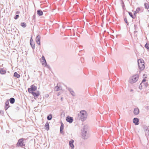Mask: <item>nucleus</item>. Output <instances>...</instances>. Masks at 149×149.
<instances>
[{"label":"nucleus","instance_id":"nucleus-9","mask_svg":"<svg viewBox=\"0 0 149 149\" xmlns=\"http://www.w3.org/2000/svg\"><path fill=\"white\" fill-rule=\"evenodd\" d=\"M66 121L70 123H71L73 121V119L72 117H70L68 116L66 117Z\"/></svg>","mask_w":149,"mask_h":149},{"label":"nucleus","instance_id":"nucleus-32","mask_svg":"<svg viewBox=\"0 0 149 149\" xmlns=\"http://www.w3.org/2000/svg\"><path fill=\"white\" fill-rule=\"evenodd\" d=\"M55 89L56 91H59L60 90L59 87L58 86L55 87Z\"/></svg>","mask_w":149,"mask_h":149},{"label":"nucleus","instance_id":"nucleus-45","mask_svg":"<svg viewBox=\"0 0 149 149\" xmlns=\"http://www.w3.org/2000/svg\"><path fill=\"white\" fill-rule=\"evenodd\" d=\"M133 91V89H131L130 90V91Z\"/></svg>","mask_w":149,"mask_h":149},{"label":"nucleus","instance_id":"nucleus-23","mask_svg":"<svg viewBox=\"0 0 149 149\" xmlns=\"http://www.w3.org/2000/svg\"><path fill=\"white\" fill-rule=\"evenodd\" d=\"M140 8L139 7L137 8L136 10L134 12V16H136V14H137V13H138L139 11L140 10Z\"/></svg>","mask_w":149,"mask_h":149},{"label":"nucleus","instance_id":"nucleus-34","mask_svg":"<svg viewBox=\"0 0 149 149\" xmlns=\"http://www.w3.org/2000/svg\"><path fill=\"white\" fill-rule=\"evenodd\" d=\"M142 84V83H141L139 87V88L140 90L142 89L143 88Z\"/></svg>","mask_w":149,"mask_h":149},{"label":"nucleus","instance_id":"nucleus-5","mask_svg":"<svg viewBox=\"0 0 149 149\" xmlns=\"http://www.w3.org/2000/svg\"><path fill=\"white\" fill-rule=\"evenodd\" d=\"M24 138H21L19 139L16 144L17 146L22 147L25 146V145L24 142Z\"/></svg>","mask_w":149,"mask_h":149},{"label":"nucleus","instance_id":"nucleus-46","mask_svg":"<svg viewBox=\"0 0 149 149\" xmlns=\"http://www.w3.org/2000/svg\"><path fill=\"white\" fill-rule=\"evenodd\" d=\"M136 32H137V31H135L134 32V33H135Z\"/></svg>","mask_w":149,"mask_h":149},{"label":"nucleus","instance_id":"nucleus-28","mask_svg":"<svg viewBox=\"0 0 149 149\" xmlns=\"http://www.w3.org/2000/svg\"><path fill=\"white\" fill-rule=\"evenodd\" d=\"M145 47L149 51V44L146 43L145 45Z\"/></svg>","mask_w":149,"mask_h":149},{"label":"nucleus","instance_id":"nucleus-44","mask_svg":"<svg viewBox=\"0 0 149 149\" xmlns=\"http://www.w3.org/2000/svg\"><path fill=\"white\" fill-rule=\"evenodd\" d=\"M33 19H34L35 17V15H34L33 16Z\"/></svg>","mask_w":149,"mask_h":149},{"label":"nucleus","instance_id":"nucleus-8","mask_svg":"<svg viewBox=\"0 0 149 149\" xmlns=\"http://www.w3.org/2000/svg\"><path fill=\"white\" fill-rule=\"evenodd\" d=\"M67 89L68 91L70 92V94L72 96H75V94L74 91H73V89L72 88L69 87H67Z\"/></svg>","mask_w":149,"mask_h":149},{"label":"nucleus","instance_id":"nucleus-3","mask_svg":"<svg viewBox=\"0 0 149 149\" xmlns=\"http://www.w3.org/2000/svg\"><path fill=\"white\" fill-rule=\"evenodd\" d=\"M138 64L139 69L142 70L145 68L144 62L142 59H139L138 60Z\"/></svg>","mask_w":149,"mask_h":149},{"label":"nucleus","instance_id":"nucleus-4","mask_svg":"<svg viewBox=\"0 0 149 149\" xmlns=\"http://www.w3.org/2000/svg\"><path fill=\"white\" fill-rule=\"evenodd\" d=\"M139 78V76L138 74L134 75L132 77L131 79H130L129 82L131 84L135 83L138 80Z\"/></svg>","mask_w":149,"mask_h":149},{"label":"nucleus","instance_id":"nucleus-26","mask_svg":"<svg viewBox=\"0 0 149 149\" xmlns=\"http://www.w3.org/2000/svg\"><path fill=\"white\" fill-rule=\"evenodd\" d=\"M128 13L130 16L133 19H134L135 18L136 16H134L133 15L132 13L131 12H129Z\"/></svg>","mask_w":149,"mask_h":149},{"label":"nucleus","instance_id":"nucleus-11","mask_svg":"<svg viewBox=\"0 0 149 149\" xmlns=\"http://www.w3.org/2000/svg\"><path fill=\"white\" fill-rule=\"evenodd\" d=\"M31 93L33 95L34 97H37L40 94V93L39 92V91H37L36 92H33L32 93Z\"/></svg>","mask_w":149,"mask_h":149},{"label":"nucleus","instance_id":"nucleus-42","mask_svg":"<svg viewBox=\"0 0 149 149\" xmlns=\"http://www.w3.org/2000/svg\"><path fill=\"white\" fill-rule=\"evenodd\" d=\"M42 60H45V57L43 56H42Z\"/></svg>","mask_w":149,"mask_h":149},{"label":"nucleus","instance_id":"nucleus-7","mask_svg":"<svg viewBox=\"0 0 149 149\" xmlns=\"http://www.w3.org/2000/svg\"><path fill=\"white\" fill-rule=\"evenodd\" d=\"M41 37L39 35H38L36 38V43L39 45H40V40Z\"/></svg>","mask_w":149,"mask_h":149},{"label":"nucleus","instance_id":"nucleus-2","mask_svg":"<svg viewBox=\"0 0 149 149\" xmlns=\"http://www.w3.org/2000/svg\"><path fill=\"white\" fill-rule=\"evenodd\" d=\"M88 126L84 125L81 130V135L82 138L84 139H86L88 138V135L87 134Z\"/></svg>","mask_w":149,"mask_h":149},{"label":"nucleus","instance_id":"nucleus-31","mask_svg":"<svg viewBox=\"0 0 149 149\" xmlns=\"http://www.w3.org/2000/svg\"><path fill=\"white\" fill-rule=\"evenodd\" d=\"M0 114L1 115H3L4 114V111L3 110H0Z\"/></svg>","mask_w":149,"mask_h":149},{"label":"nucleus","instance_id":"nucleus-13","mask_svg":"<svg viewBox=\"0 0 149 149\" xmlns=\"http://www.w3.org/2000/svg\"><path fill=\"white\" fill-rule=\"evenodd\" d=\"M74 142V140L72 139L69 141V146L71 147L72 149H73L74 148V146L73 144Z\"/></svg>","mask_w":149,"mask_h":149},{"label":"nucleus","instance_id":"nucleus-6","mask_svg":"<svg viewBox=\"0 0 149 149\" xmlns=\"http://www.w3.org/2000/svg\"><path fill=\"white\" fill-rule=\"evenodd\" d=\"M37 89V87L33 84L31 86L30 88H29L28 89V91L29 93H31L36 91Z\"/></svg>","mask_w":149,"mask_h":149},{"label":"nucleus","instance_id":"nucleus-41","mask_svg":"<svg viewBox=\"0 0 149 149\" xmlns=\"http://www.w3.org/2000/svg\"><path fill=\"white\" fill-rule=\"evenodd\" d=\"M15 109L17 110H19V108L18 107H17Z\"/></svg>","mask_w":149,"mask_h":149},{"label":"nucleus","instance_id":"nucleus-25","mask_svg":"<svg viewBox=\"0 0 149 149\" xmlns=\"http://www.w3.org/2000/svg\"><path fill=\"white\" fill-rule=\"evenodd\" d=\"M148 3H144V6L145 7V8L146 9H148L149 8V5L148 4Z\"/></svg>","mask_w":149,"mask_h":149},{"label":"nucleus","instance_id":"nucleus-40","mask_svg":"<svg viewBox=\"0 0 149 149\" xmlns=\"http://www.w3.org/2000/svg\"><path fill=\"white\" fill-rule=\"evenodd\" d=\"M134 29L135 30H136V29H137L138 27L136 25L134 24Z\"/></svg>","mask_w":149,"mask_h":149},{"label":"nucleus","instance_id":"nucleus-27","mask_svg":"<svg viewBox=\"0 0 149 149\" xmlns=\"http://www.w3.org/2000/svg\"><path fill=\"white\" fill-rule=\"evenodd\" d=\"M21 26L23 28H25L26 27V24L25 22H22L21 23Z\"/></svg>","mask_w":149,"mask_h":149},{"label":"nucleus","instance_id":"nucleus-38","mask_svg":"<svg viewBox=\"0 0 149 149\" xmlns=\"http://www.w3.org/2000/svg\"><path fill=\"white\" fill-rule=\"evenodd\" d=\"M147 75L146 74H144L143 75V78L144 79H146L147 78Z\"/></svg>","mask_w":149,"mask_h":149},{"label":"nucleus","instance_id":"nucleus-36","mask_svg":"<svg viewBox=\"0 0 149 149\" xmlns=\"http://www.w3.org/2000/svg\"><path fill=\"white\" fill-rule=\"evenodd\" d=\"M122 7L123 8V9H124V8L125 7V5L124 3L122 1Z\"/></svg>","mask_w":149,"mask_h":149},{"label":"nucleus","instance_id":"nucleus-33","mask_svg":"<svg viewBox=\"0 0 149 149\" xmlns=\"http://www.w3.org/2000/svg\"><path fill=\"white\" fill-rule=\"evenodd\" d=\"M19 17V15H17L15 16L14 18L15 19H17Z\"/></svg>","mask_w":149,"mask_h":149},{"label":"nucleus","instance_id":"nucleus-39","mask_svg":"<svg viewBox=\"0 0 149 149\" xmlns=\"http://www.w3.org/2000/svg\"><path fill=\"white\" fill-rule=\"evenodd\" d=\"M144 85L146 87H147L148 86V83L147 82L144 83Z\"/></svg>","mask_w":149,"mask_h":149},{"label":"nucleus","instance_id":"nucleus-29","mask_svg":"<svg viewBox=\"0 0 149 149\" xmlns=\"http://www.w3.org/2000/svg\"><path fill=\"white\" fill-rule=\"evenodd\" d=\"M42 65H45L47 64V63L46 62V60H43L42 61Z\"/></svg>","mask_w":149,"mask_h":149},{"label":"nucleus","instance_id":"nucleus-1","mask_svg":"<svg viewBox=\"0 0 149 149\" xmlns=\"http://www.w3.org/2000/svg\"><path fill=\"white\" fill-rule=\"evenodd\" d=\"M87 116L88 113L84 110L80 111L79 113L78 114V118L82 121H84L86 120Z\"/></svg>","mask_w":149,"mask_h":149},{"label":"nucleus","instance_id":"nucleus-43","mask_svg":"<svg viewBox=\"0 0 149 149\" xmlns=\"http://www.w3.org/2000/svg\"><path fill=\"white\" fill-rule=\"evenodd\" d=\"M19 13H20L19 11H17L16 12V14H19Z\"/></svg>","mask_w":149,"mask_h":149},{"label":"nucleus","instance_id":"nucleus-48","mask_svg":"<svg viewBox=\"0 0 149 149\" xmlns=\"http://www.w3.org/2000/svg\"><path fill=\"white\" fill-rule=\"evenodd\" d=\"M148 127H149V126Z\"/></svg>","mask_w":149,"mask_h":149},{"label":"nucleus","instance_id":"nucleus-15","mask_svg":"<svg viewBox=\"0 0 149 149\" xmlns=\"http://www.w3.org/2000/svg\"><path fill=\"white\" fill-rule=\"evenodd\" d=\"M139 110L138 108H134V113L135 115H138L139 113Z\"/></svg>","mask_w":149,"mask_h":149},{"label":"nucleus","instance_id":"nucleus-10","mask_svg":"<svg viewBox=\"0 0 149 149\" xmlns=\"http://www.w3.org/2000/svg\"><path fill=\"white\" fill-rule=\"evenodd\" d=\"M33 42V40L32 39V37H31L30 41V45L32 49H35V44L34 42Z\"/></svg>","mask_w":149,"mask_h":149},{"label":"nucleus","instance_id":"nucleus-35","mask_svg":"<svg viewBox=\"0 0 149 149\" xmlns=\"http://www.w3.org/2000/svg\"><path fill=\"white\" fill-rule=\"evenodd\" d=\"M44 66L45 67H46L47 68H48L49 69L50 68V67L49 65H47V63L46 65H44Z\"/></svg>","mask_w":149,"mask_h":149},{"label":"nucleus","instance_id":"nucleus-18","mask_svg":"<svg viewBox=\"0 0 149 149\" xmlns=\"http://www.w3.org/2000/svg\"><path fill=\"white\" fill-rule=\"evenodd\" d=\"M64 128V125L62 122L61 124V125L60 127V132L61 134L63 133V130Z\"/></svg>","mask_w":149,"mask_h":149},{"label":"nucleus","instance_id":"nucleus-22","mask_svg":"<svg viewBox=\"0 0 149 149\" xmlns=\"http://www.w3.org/2000/svg\"><path fill=\"white\" fill-rule=\"evenodd\" d=\"M6 73V71L3 68L0 69V73L1 74H4Z\"/></svg>","mask_w":149,"mask_h":149},{"label":"nucleus","instance_id":"nucleus-17","mask_svg":"<svg viewBox=\"0 0 149 149\" xmlns=\"http://www.w3.org/2000/svg\"><path fill=\"white\" fill-rule=\"evenodd\" d=\"M145 135L147 136H149V130L148 127H146V128H145Z\"/></svg>","mask_w":149,"mask_h":149},{"label":"nucleus","instance_id":"nucleus-12","mask_svg":"<svg viewBox=\"0 0 149 149\" xmlns=\"http://www.w3.org/2000/svg\"><path fill=\"white\" fill-rule=\"evenodd\" d=\"M10 107L8 100H7L5 104L4 109L6 111Z\"/></svg>","mask_w":149,"mask_h":149},{"label":"nucleus","instance_id":"nucleus-20","mask_svg":"<svg viewBox=\"0 0 149 149\" xmlns=\"http://www.w3.org/2000/svg\"><path fill=\"white\" fill-rule=\"evenodd\" d=\"M10 103L11 104H13L15 102V99L13 97L10 98L9 100Z\"/></svg>","mask_w":149,"mask_h":149},{"label":"nucleus","instance_id":"nucleus-16","mask_svg":"<svg viewBox=\"0 0 149 149\" xmlns=\"http://www.w3.org/2000/svg\"><path fill=\"white\" fill-rule=\"evenodd\" d=\"M37 14L39 16H41L43 15V12L41 10H38L37 11Z\"/></svg>","mask_w":149,"mask_h":149},{"label":"nucleus","instance_id":"nucleus-30","mask_svg":"<svg viewBox=\"0 0 149 149\" xmlns=\"http://www.w3.org/2000/svg\"><path fill=\"white\" fill-rule=\"evenodd\" d=\"M124 21L127 24V25H128L129 23L127 22V19L126 17L124 18Z\"/></svg>","mask_w":149,"mask_h":149},{"label":"nucleus","instance_id":"nucleus-47","mask_svg":"<svg viewBox=\"0 0 149 149\" xmlns=\"http://www.w3.org/2000/svg\"><path fill=\"white\" fill-rule=\"evenodd\" d=\"M61 99L62 100V98H61Z\"/></svg>","mask_w":149,"mask_h":149},{"label":"nucleus","instance_id":"nucleus-14","mask_svg":"<svg viewBox=\"0 0 149 149\" xmlns=\"http://www.w3.org/2000/svg\"><path fill=\"white\" fill-rule=\"evenodd\" d=\"M139 119L137 118H134L133 120V122L135 125H137L139 124Z\"/></svg>","mask_w":149,"mask_h":149},{"label":"nucleus","instance_id":"nucleus-37","mask_svg":"<svg viewBox=\"0 0 149 149\" xmlns=\"http://www.w3.org/2000/svg\"><path fill=\"white\" fill-rule=\"evenodd\" d=\"M146 79H143L142 80V82L141 83L142 84V83H143L144 82H146Z\"/></svg>","mask_w":149,"mask_h":149},{"label":"nucleus","instance_id":"nucleus-24","mask_svg":"<svg viewBox=\"0 0 149 149\" xmlns=\"http://www.w3.org/2000/svg\"><path fill=\"white\" fill-rule=\"evenodd\" d=\"M52 117V114H50L47 117V119L49 120H51Z\"/></svg>","mask_w":149,"mask_h":149},{"label":"nucleus","instance_id":"nucleus-21","mask_svg":"<svg viewBox=\"0 0 149 149\" xmlns=\"http://www.w3.org/2000/svg\"><path fill=\"white\" fill-rule=\"evenodd\" d=\"M14 76L17 78H19L20 77V75L18 74L17 72H15L14 73Z\"/></svg>","mask_w":149,"mask_h":149},{"label":"nucleus","instance_id":"nucleus-19","mask_svg":"<svg viewBox=\"0 0 149 149\" xmlns=\"http://www.w3.org/2000/svg\"><path fill=\"white\" fill-rule=\"evenodd\" d=\"M45 129L47 130H48L49 129V124L48 122H47L45 125Z\"/></svg>","mask_w":149,"mask_h":149}]
</instances>
